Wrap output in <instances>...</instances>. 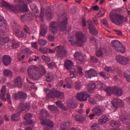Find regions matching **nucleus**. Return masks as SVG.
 <instances>
[{
  "label": "nucleus",
  "mask_w": 130,
  "mask_h": 130,
  "mask_svg": "<svg viewBox=\"0 0 130 130\" xmlns=\"http://www.w3.org/2000/svg\"><path fill=\"white\" fill-rule=\"evenodd\" d=\"M14 85L18 88H22L23 83L20 76H17L14 80Z\"/></svg>",
  "instance_id": "26"
},
{
  "label": "nucleus",
  "mask_w": 130,
  "mask_h": 130,
  "mask_svg": "<svg viewBox=\"0 0 130 130\" xmlns=\"http://www.w3.org/2000/svg\"><path fill=\"white\" fill-rule=\"evenodd\" d=\"M30 104H21L18 106V109L20 110V111H29L30 110Z\"/></svg>",
  "instance_id": "22"
},
{
  "label": "nucleus",
  "mask_w": 130,
  "mask_h": 130,
  "mask_svg": "<svg viewBox=\"0 0 130 130\" xmlns=\"http://www.w3.org/2000/svg\"><path fill=\"white\" fill-rule=\"evenodd\" d=\"M104 70L106 72H108V73L112 72V68L110 67L106 66L105 67Z\"/></svg>",
  "instance_id": "56"
},
{
  "label": "nucleus",
  "mask_w": 130,
  "mask_h": 130,
  "mask_svg": "<svg viewBox=\"0 0 130 130\" xmlns=\"http://www.w3.org/2000/svg\"><path fill=\"white\" fill-rule=\"evenodd\" d=\"M42 58L45 62H49V61H50V58L47 56L43 55Z\"/></svg>",
  "instance_id": "51"
},
{
  "label": "nucleus",
  "mask_w": 130,
  "mask_h": 130,
  "mask_svg": "<svg viewBox=\"0 0 130 130\" xmlns=\"http://www.w3.org/2000/svg\"><path fill=\"white\" fill-rule=\"evenodd\" d=\"M4 74L5 77H12L13 76V73L9 69H5L4 71Z\"/></svg>",
  "instance_id": "41"
},
{
  "label": "nucleus",
  "mask_w": 130,
  "mask_h": 130,
  "mask_svg": "<svg viewBox=\"0 0 130 130\" xmlns=\"http://www.w3.org/2000/svg\"><path fill=\"white\" fill-rule=\"evenodd\" d=\"M12 28L13 30V33L18 37L19 38H21L22 37H26L24 35V31L21 30L20 31V29H21V27L18 24L14 23L12 26Z\"/></svg>",
  "instance_id": "12"
},
{
  "label": "nucleus",
  "mask_w": 130,
  "mask_h": 130,
  "mask_svg": "<svg viewBox=\"0 0 130 130\" xmlns=\"http://www.w3.org/2000/svg\"><path fill=\"white\" fill-rule=\"evenodd\" d=\"M77 106V104L74 102V100H69L68 102V107L69 108H76Z\"/></svg>",
  "instance_id": "36"
},
{
  "label": "nucleus",
  "mask_w": 130,
  "mask_h": 130,
  "mask_svg": "<svg viewBox=\"0 0 130 130\" xmlns=\"http://www.w3.org/2000/svg\"><path fill=\"white\" fill-rule=\"evenodd\" d=\"M12 120L13 121H19L20 120V115L18 114H13L11 116Z\"/></svg>",
  "instance_id": "39"
},
{
  "label": "nucleus",
  "mask_w": 130,
  "mask_h": 130,
  "mask_svg": "<svg viewBox=\"0 0 130 130\" xmlns=\"http://www.w3.org/2000/svg\"><path fill=\"white\" fill-rule=\"evenodd\" d=\"M64 83L66 84L63 85L64 89L67 87L68 89H73L74 88V83L73 81L70 77H67L65 79Z\"/></svg>",
  "instance_id": "20"
},
{
  "label": "nucleus",
  "mask_w": 130,
  "mask_h": 130,
  "mask_svg": "<svg viewBox=\"0 0 130 130\" xmlns=\"http://www.w3.org/2000/svg\"><path fill=\"white\" fill-rule=\"evenodd\" d=\"M91 59L94 63H97V62H98V59H97V58L95 56H91Z\"/></svg>",
  "instance_id": "63"
},
{
  "label": "nucleus",
  "mask_w": 130,
  "mask_h": 130,
  "mask_svg": "<svg viewBox=\"0 0 130 130\" xmlns=\"http://www.w3.org/2000/svg\"><path fill=\"white\" fill-rule=\"evenodd\" d=\"M60 130H70V123L64 122L60 125Z\"/></svg>",
  "instance_id": "33"
},
{
  "label": "nucleus",
  "mask_w": 130,
  "mask_h": 130,
  "mask_svg": "<svg viewBox=\"0 0 130 130\" xmlns=\"http://www.w3.org/2000/svg\"><path fill=\"white\" fill-rule=\"evenodd\" d=\"M70 76L71 79H74L78 77V72H77L75 68H72L70 70Z\"/></svg>",
  "instance_id": "32"
},
{
  "label": "nucleus",
  "mask_w": 130,
  "mask_h": 130,
  "mask_svg": "<svg viewBox=\"0 0 130 130\" xmlns=\"http://www.w3.org/2000/svg\"><path fill=\"white\" fill-rule=\"evenodd\" d=\"M18 95L19 99H22V100L27 99V93L24 91L18 92Z\"/></svg>",
  "instance_id": "38"
},
{
  "label": "nucleus",
  "mask_w": 130,
  "mask_h": 130,
  "mask_svg": "<svg viewBox=\"0 0 130 130\" xmlns=\"http://www.w3.org/2000/svg\"><path fill=\"white\" fill-rule=\"evenodd\" d=\"M109 120V116L106 115H103L102 118L100 119L99 121L100 123H106Z\"/></svg>",
  "instance_id": "34"
},
{
  "label": "nucleus",
  "mask_w": 130,
  "mask_h": 130,
  "mask_svg": "<svg viewBox=\"0 0 130 130\" xmlns=\"http://www.w3.org/2000/svg\"><path fill=\"white\" fill-rule=\"evenodd\" d=\"M30 9L32 10V13H34L35 17L37 18H40L42 19L44 17V9L43 8L41 9V14H39V10L37 9L36 5L31 4L30 5Z\"/></svg>",
  "instance_id": "11"
},
{
  "label": "nucleus",
  "mask_w": 130,
  "mask_h": 130,
  "mask_svg": "<svg viewBox=\"0 0 130 130\" xmlns=\"http://www.w3.org/2000/svg\"><path fill=\"white\" fill-rule=\"evenodd\" d=\"M68 24V18L67 16L64 14V16L62 19V21L60 23L59 22L52 21L50 23L49 30L52 33L56 34L57 33V30L59 29L61 30V31H64L67 29V24Z\"/></svg>",
  "instance_id": "3"
},
{
  "label": "nucleus",
  "mask_w": 130,
  "mask_h": 130,
  "mask_svg": "<svg viewBox=\"0 0 130 130\" xmlns=\"http://www.w3.org/2000/svg\"><path fill=\"white\" fill-rule=\"evenodd\" d=\"M96 56H99V57H101V56H103V49L100 48L99 50H98L96 52Z\"/></svg>",
  "instance_id": "49"
},
{
  "label": "nucleus",
  "mask_w": 130,
  "mask_h": 130,
  "mask_svg": "<svg viewBox=\"0 0 130 130\" xmlns=\"http://www.w3.org/2000/svg\"><path fill=\"white\" fill-rule=\"evenodd\" d=\"M24 30L25 32V33H27V34H29V35H30V28H29V27H28V26L27 25H25L24 27Z\"/></svg>",
  "instance_id": "55"
},
{
  "label": "nucleus",
  "mask_w": 130,
  "mask_h": 130,
  "mask_svg": "<svg viewBox=\"0 0 130 130\" xmlns=\"http://www.w3.org/2000/svg\"><path fill=\"white\" fill-rule=\"evenodd\" d=\"M56 105H57V106H58V107H59V108H60V109H62V110H68V109H67L64 107V106L63 105L62 103H61V102H60V101L56 102Z\"/></svg>",
  "instance_id": "40"
},
{
  "label": "nucleus",
  "mask_w": 130,
  "mask_h": 130,
  "mask_svg": "<svg viewBox=\"0 0 130 130\" xmlns=\"http://www.w3.org/2000/svg\"><path fill=\"white\" fill-rule=\"evenodd\" d=\"M64 66L68 71L74 69L73 68L74 67V62L69 59H67L64 61Z\"/></svg>",
  "instance_id": "24"
},
{
  "label": "nucleus",
  "mask_w": 130,
  "mask_h": 130,
  "mask_svg": "<svg viewBox=\"0 0 130 130\" xmlns=\"http://www.w3.org/2000/svg\"><path fill=\"white\" fill-rule=\"evenodd\" d=\"M103 111H104V107L102 106H98L94 107L92 109V112L94 114L96 115V116H100L102 115V113H103Z\"/></svg>",
  "instance_id": "18"
},
{
  "label": "nucleus",
  "mask_w": 130,
  "mask_h": 130,
  "mask_svg": "<svg viewBox=\"0 0 130 130\" xmlns=\"http://www.w3.org/2000/svg\"><path fill=\"white\" fill-rule=\"evenodd\" d=\"M26 20H27L28 21H31V20H32V18H30L29 17V15H24L21 16V20L22 22H24Z\"/></svg>",
  "instance_id": "43"
},
{
  "label": "nucleus",
  "mask_w": 130,
  "mask_h": 130,
  "mask_svg": "<svg viewBox=\"0 0 130 130\" xmlns=\"http://www.w3.org/2000/svg\"><path fill=\"white\" fill-rule=\"evenodd\" d=\"M28 77L32 80H39L41 76L46 74V69L42 65L38 67L35 66H29L27 68Z\"/></svg>",
  "instance_id": "2"
},
{
  "label": "nucleus",
  "mask_w": 130,
  "mask_h": 130,
  "mask_svg": "<svg viewBox=\"0 0 130 130\" xmlns=\"http://www.w3.org/2000/svg\"><path fill=\"white\" fill-rule=\"evenodd\" d=\"M37 60H39V56L34 55L29 57L28 62H33V61H37Z\"/></svg>",
  "instance_id": "42"
},
{
  "label": "nucleus",
  "mask_w": 130,
  "mask_h": 130,
  "mask_svg": "<svg viewBox=\"0 0 130 130\" xmlns=\"http://www.w3.org/2000/svg\"><path fill=\"white\" fill-rule=\"evenodd\" d=\"M63 97H64L63 93L60 92V91H58L55 89H53L47 94L46 99L47 100L50 99V98H60V99H62Z\"/></svg>",
  "instance_id": "8"
},
{
  "label": "nucleus",
  "mask_w": 130,
  "mask_h": 130,
  "mask_svg": "<svg viewBox=\"0 0 130 130\" xmlns=\"http://www.w3.org/2000/svg\"><path fill=\"white\" fill-rule=\"evenodd\" d=\"M73 117L75 120L77 121L78 123H82V122H84L86 120V118L79 115H73Z\"/></svg>",
  "instance_id": "27"
},
{
  "label": "nucleus",
  "mask_w": 130,
  "mask_h": 130,
  "mask_svg": "<svg viewBox=\"0 0 130 130\" xmlns=\"http://www.w3.org/2000/svg\"><path fill=\"white\" fill-rule=\"evenodd\" d=\"M90 11H93V10L94 11H99V7L97 5H95L93 7H92L91 8H90Z\"/></svg>",
  "instance_id": "61"
},
{
  "label": "nucleus",
  "mask_w": 130,
  "mask_h": 130,
  "mask_svg": "<svg viewBox=\"0 0 130 130\" xmlns=\"http://www.w3.org/2000/svg\"><path fill=\"white\" fill-rule=\"evenodd\" d=\"M112 104L113 107L115 109L118 108V106L121 107L124 105L123 102L119 99H114L113 101L112 102Z\"/></svg>",
  "instance_id": "19"
},
{
  "label": "nucleus",
  "mask_w": 130,
  "mask_h": 130,
  "mask_svg": "<svg viewBox=\"0 0 130 130\" xmlns=\"http://www.w3.org/2000/svg\"><path fill=\"white\" fill-rule=\"evenodd\" d=\"M77 69L79 75H80V76H83V69H82L81 67H78Z\"/></svg>",
  "instance_id": "59"
},
{
  "label": "nucleus",
  "mask_w": 130,
  "mask_h": 130,
  "mask_svg": "<svg viewBox=\"0 0 130 130\" xmlns=\"http://www.w3.org/2000/svg\"><path fill=\"white\" fill-rule=\"evenodd\" d=\"M31 118H32V115L31 114L28 113L25 115L24 119L26 120L27 124H32L33 123V120Z\"/></svg>",
  "instance_id": "28"
},
{
  "label": "nucleus",
  "mask_w": 130,
  "mask_h": 130,
  "mask_svg": "<svg viewBox=\"0 0 130 130\" xmlns=\"http://www.w3.org/2000/svg\"><path fill=\"white\" fill-rule=\"evenodd\" d=\"M111 44L113 47H114L115 50L118 52H121V53H124L125 52V47L123 46L119 41L114 40L111 42Z\"/></svg>",
  "instance_id": "10"
},
{
  "label": "nucleus",
  "mask_w": 130,
  "mask_h": 130,
  "mask_svg": "<svg viewBox=\"0 0 130 130\" xmlns=\"http://www.w3.org/2000/svg\"><path fill=\"white\" fill-rule=\"evenodd\" d=\"M3 61L5 66H10L12 62V58L9 56L6 55L3 57Z\"/></svg>",
  "instance_id": "23"
},
{
  "label": "nucleus",
  "mask_w": 130,
  "mask_h": 130,
  "mask_svg": "<svg viewBox=\"0 0 130 130\" xmlns=\"http://www.w3.org/2000/svg\"><path fill=\"white\" fill-rule=\"evenodd\" d=\"M124 77L126 78L127 82L130 83V72L127 71L124 73Z\"/></svg>",
  "instance_id": "44"
},
{
  "label": "nucleus",
  "mask_w": 130,
  "mask_h": 130,
  "mask_svg": "<svg viewBox=\"0 0 130 130\" xmlns=\"http://www.w3.org/2000/svg\"><path fill=\"white\" fill-rule=\"evenodd\" d=\"M82 88V85L81 84V83L80 81H77L75 82V89L76 90H80Z\"/></svg>",
  "instance_id": "50"
},
{
  "label": "nucleus",
  "mask_w": 130,
  "mask_h": 130,
  "mask_svg": "<svg viewBox=\"0 0 130 130\" xmlns=\"http://www.w3.org/2000/svg\"><path fill=\"white\" fill-rule=\"evenodd\" d=\"M96 89V84L95 83H89L88 84V92L89 93H93L94 90Z\"/></svg>",
  "instance_id": "37"
},
{
  "label": "nucleus",
  "mask_w": 130,
  "mask_h": 130,
  "mask_svg": "<svg viewBox=\"0 0 130 130\" xmlns=\"http://www.w3.org/2000/svg\"><path fill=\"white\" fill-rule=\"evenodd\" d=\"M116 60L117 62H118V63H120L121 64H127L129 59L128 57L118 55L116 57Z\"/></svg>",
  "instance_id": "16"
},
{
  "label": "nucleus",
  "mask_w": 130,
  "mask_h": 130,
  "mask_svg": "<svg viewBox=\"0 0 130 130\" xmlns=\"http://www.w3.org/2000/svg\"><path fill=\"white\" fill-rule=\"evenodd\" d=\"M68 40L73 46L77 45L81 47L88 41V37L82 31H74L69 36Z\"/></svg>",
  "instance_id": "1"
},
{
  "label": "nucleus",
  "mask_w": 130,
  "mask_h": 130,
  "mask_svg": "<svg viewBox=\"0 0 130 130\" xmlns=\"http://www.w3.org/2000/svg\"><path fill=\"white\" fill-rule=\"evenodd\" d=\"M90 97V95L87 93V92H80L76 94V99L79 101H87L88 98Z\"/></svg>",
  "instance_id": "13"
},
{
  "label": "nucleus",
  "mask_w": 130,
  "mask_h": 130,
  "mask_svg": "<svg viewBox=\"0 0 130 130\" xmlns=\"http://www.w3.org/2000/svg\"><path fill=\"white\" fill-rule=\"evenodd\" d=\"M21 52H26V53H28L30 54L32 53V51H31L29 48H26L25 49H23L21 50Z\"/></svg>",
  "instance_id": "54"
},
{
  "label": "nucleus",
  "mask_w": 130,
  "mask_h": 130,
  "mask_svg": "<svg viewBox=\"0 0 130 130\" xmlns=\"http://www.w3.org/2000/svg\"><path fill=\"white\" fill-rule=\"evenodd\" d=\"M0 30L1 33H6V32L9 31L8 25L6 23L4 17H0Z\"/></svg>",
  "instance_id": "15"
},
{
  "label": "nucleus",
  "mask_w": 130,
  "mask_h": 130,
  "mask_svg": "<svg viewBox=\"0 0 130 130\" xmlns=\"http://www.w3.org/2000/svg\"><path fill=\"white\" fill-rule=\"evenodd\" d=\"M48 40H49V41H53L54 40V36L53 35H49L48 36Z\"/></svg>",
  "instance_id": "64"
},
{
  "label": "nucleus",
  "mask_w": 130,
  "mask_h": 130,
  "mask_svg": "<svg viewBox=\"0 0 130 130\" xmlns=\"http://www.w3.org/2000/svg\"><path fill=\"white\" fill-rule=\"evenodd\" d=\"M87 23L88 26L89 30L91 33H92L93 35H97L98 32H97L96 27H95V25H94V23H93V22H92V20H91V19H88L87 21Z\"/></svg>",
  "instance_id": "17"
},
{
  "label": "nucleus",
  "mask_w": 130,
  "mask_h": 130,
  "mask_svg": "<svg viewBox=\"0 0 130 130\" xmlns=\"http://www.w3.org/2000/svg\"><path fill=\"white\" fill-rule=\"evenodd\" d=\"M85 77L87 79H91L93 77H97V71L94 69H91L85 72Z\"/></svg>",
  "instance_id": "21"
},
{
  "label": "nucleus",
  "mask_w": 130,
  "mask_h": 130,
  "mask_svg": "<svg viewBox=\"0 0 130 130\" xmlns=\"http://www.w3.org/2000/svg\"><path fill=\"white\" fill-rule=\"evenodd\" d=\"M110 18L111 22L115 25L119 26L122 24L123 21V16L119 13H110Z\"/></svg>",
  "instance_id": "7"
},
{
  "label": "nucleus",
  "mask_w": 130,
  "mask_h": 130,
  "mask_svg": "<svg viewBox=\"0 0 130 130\" xmlns=\"http://www.w3.org/2000/svg\"><path fill=\"white\" fill-rule=\"evenodd\" d=\"M52 75H50V73H49L46 77V81L47 82H51L52 81Z\"/></svg>",
  "instance_id": "53"
},
{
  "label": "nucleus",
  "mask_w": 130,
  "mask_h": 130,
  "mask_svg": "<svg viewBox=\"0 0 130 130\" xmlns=\"http://www.w3.org/2000/svg\"><path fill=\"white\" fill-rule=\"evenodd\" d=\"M90 42L91 43H97V40H96V39L94 37H91L90 38Z\"/></svg>",
  "instance_id": "57"
},
{
  "label": "nucleus",
  "mask_w": 130,
  "mask_h": 130,
  "mask_svg": "<svg viewBox=\"0 0 130 130\" xmlns=\"http://www.w3.org/2000/svg\"><path fill=\"white\" fill-rule=\"evenodd\" d=\"M48 67L49 69H53L55 67V62H50L48 64Z\"/></svg>",
  "instance_id": "58"
},
{
  "label": "nucleus",
  "mask_w": 130,
  "mask_h": 130,
  "mask_svg": "<svg viewBox=\"0 0 130 130\" xmlns=\"http://www.w3.org/2000/svg\"><path fill=\"white\" fill-rule=\"evenodd\" d=\"M47 30H48V27H47V26L45 25H42L41 26V36H43V37H44V36L46 35V33H47Z\"/></svg>",
  "instance_id": "29"
},
{
  "label": "nucleus",
  "mask_w": 130,
  "mask_h": 130,
  "mask_svg": "<svg viewBox=\"0 0 130 130\" xmlns=\"http://www.w3.org/2000/svg\"><path fill=\"white\" fill-rule=\"evenodd\" d=\"M45 17L48 20H51L52 19V11L51 9L48 8L46 10Z\"/></svg>",
  "instance_id": "31"
},
{
  "label": "nucleus",
  "mask_w": 130,
  "mask_h": 130,
  "mask_svg": "<svg viewBox=\"0 0 130 130\" xmlns=\"http://www.w3.org/2000/svg\"><path fill=\"white\" fill-rule=\"evenodd\" d=\"M21 5L13 6L6 1H2L1 2V5L3 7H5L6 9L12 11V12H15L17 13L20 11H24L25 12H28V5L25 4L24 2L21 1Z\"/></svg>",
  "instance_id": "4"
},
{
  "label": "nucleus",
  "mask_w": 130,
  "mask_h": 130,
  "mask_svg": "<svg viewBox=\"0 0 130 130\" xmlns=\"http://www.w3.org/2000/svg\"><path fill=\"white\" fill-rule=\"evenodd\" d=\"M48 108L49 110L53 112V113L59 114V110H58V108L56 107L55 105H49Z\"/></svg>",
  "instance_id": "30"
},
{
  "label": "nucleus",
  "mask_w": 130,
  "mask_h": 130,
  "mask_svg": "<svg viewBox=\"0 0 130 130\" xmlns=\"http://www.w3.org/2000/svg\"><path fill=\"white\" fill-rule=\"evenodd\" d=\"M74 59H76L77 62L78 63H83L85 61V57L83 54L80 52H76L74 54Z\"/></svg>",
  "instance_id": "14"
},
{
  "label": "nucleus",
  "mask_w": 130,
  "mask_h": 130,
  "mask_svg": "<svg viewBox=\"0 0 130 130\" xmlns=\"http://www.w3.org/2000/svg\"><path fill=\"white\" fill-rule=\"evenodd\" d=\"M56 56L61 59L66 57L67 55V51L63 46L59 45L55 48Z\"/></svg>",
  "instance_id": "9"
},
{
  "label": "nucleus",
  "mask_w": 130,
  "mask_h": 130,
  "mask_svg": "<svg viewBox=\"0 0 130 130\" xmlns=\"http://www.w3.org/2000/svg\"><path fill=\"white\" fill-rule=\"evenodd\" d=\"M39 44H40L41 46H44L47 44V41L45 39H41L39 40Z\"/></svg>",
  "instance_id": "47"
},
{
  "label": "nucleus",
  "mask_w": 130,
  "mask_h": 130,
  "mask_svg": "<svg viewBox=\"0 0 130 130\" xmlns=\"http://www.w3.org/2000/svg\"><path fill=\"white\" fill-rule=\"evenodd\" d=\"M91 130H100V128L99 127V125L98 123L96 122L93 123L91 126Z\"/></svg>",
  "instance_id": "46"
},
{
  "label": "nucleus",
  "mask_w": 130,
  "mask_h": 130,
  "mask_svg": "<svg viewBox=\"0 0 130 130\" xmlns=\"http://www.w3.org/2000/svg\"><path fill=\"white\" fill-rule=\"evenodd\" d=\"M127 119V118L125 117V115L121 114L120 116V120L122 122L125 123V121Z\"/></svg>",
  "instance_id": "52"
},
{
  "label": "nucleus",
  "mask_w": 130,
  "mask_h": 130,
  "mask_svg": "<svg viewBox=\"0 0 130 130\" xmlns=\"http://www.w3.org/2000/svg\"><path fill=\"white\" fill-rule=\"evenodd\" d=\"M105 15V10L104 9H101L99 12L96 14V18H101V17H103Z\"/></svg>",
  "instance_id": "45"
},
{
  "label": "nucleus",
  "mask_w": 130,
  "mask_h": 130,
  "mask_svg": "<svg viewBox=\"0 0 130 130\" xmlns=\"http://www.w3.org/2000/svg\"><path fill=\"white\" fill-rule=\"evenodd\" d=\"M98 87L100 89H104L107 93V96H110L111 94H115L116 96H121L123 94V91L120 88L117 86H114L113 87H105V85L102 84L101 85L99 84Z\"/></svg>",
  "instance_id": "5"
},
{
  "label": "nucleus",
  "mask_w": 130,
  "mask_h": 130,
  "mask_svg": "<svg viewBox=\"0 0 130 130\" xmlns=\"http://www.w3.org/2000/svg\"><path fill=\"white\" fill-rule=\"evenodd\" d=\"M49 114L48 112L45 110H42L40 111L39 119L43 125H47L46 127H53V122L52 121L47 120L46 116H48Z\"/></svg>",
  "instance_id": "6"
},
{
  "label": "nucleus",
  "mask_w": 130,
  "mask_h": 130,
  "mask_svg": "<svg viewBox=\"0 0 130 130\" xmlns=\"http://www.w3.org/2000/svg\"><path fill=\"white\" fill-rule=\"evenodd\" d=\"M6 93H7V88H6V86L3 85L1 88V93L0 94V99H1V100L7 101V99H6Z\"/></svg>",
  "instance_id": "25"
},
{
  "label": "nucleus",
  "mask_w": 130,
  "mask_h": 130,
  "mask_svg": "<svg viewBox=\"0 0 130 130\" xmlns=\"http://www.w3.org/2000/svg\"><path fill=\"white\" fill-rule=\"evenodd\" d=\"M12 99H14V100H18V99H19V92L18 93V94H13L12 96Z\"/></svg>",
  "instance_id": "60"
},
{
  "label": "nucleus",
  "mask_w": 130,
  "mask_h": 130,
  "mask_svg": "<svg viewBox=\"0 0 130 130\" xmlns=\"http://www.w3.org/2000/svg\"><path fill=\"white\" fill-rule=\"evenodd\" d=\"M19 46H20V43L18 42H16L12 44V47H13V48H18Z\"/></svg>",
  "instance_id": "62"
},
{
  "label": "nucleus",
  "mask_w": 130,
  "mask_h": 130,
  "mask_svg": "<svg viewBox=\"0 0 130 130\" xmlns=\"http://www.w3.org/2000/svg\"><path fill=\"white\" fill-rule=\"evenodd\" d=\"M0 42L2 45H5V43L9 42V38L4 36H2V34H0Z\"/></svg>",
  "instance_id": "35"
},
{
  "label": "nucleus",
  "mask_w": 130,
  "mask_h": 130,
  "mask_svg": "<svg viewBox=\"0 0 130 130\" xmlns=\"http://www.w3.org/2000/svg\"><path fill=\"white\" fill-rule=\"evenodd\" d=\"M111 126H112V127H114L115 128H116L117 127H119V124L118 123V122L114 120H112L111 122Z\"/></svg>",
  "instance_id": "48"
}]
</instances>
